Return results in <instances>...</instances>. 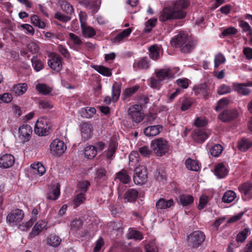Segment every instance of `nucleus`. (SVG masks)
Segmentation results:
<instances>
[{"instance_id":"13d9d810","label":"nucleus","mask_w":252,"mask_h":252,"mask_svg":"<svg viewBox=\"0 0 252 252\" xmlns=\"http://www.w3.org/2000/svg\"><path fill=\"white\" fill-rule=\"evenodd\" d=\"M117 149V144L116 142L112 141L110 143L108 149L106 151V156L107 158L111 159L116 152Z\"/></svg>"},{"instance_id":"338daca9","label":"nucleus","mask_w":252,"mask_h":252,"mask_svg":"<svg viewBox=\"0 0 252 252\" xmlns=\"http://www.w3.org/2000/svg\"><path fill=\"white\" fill-rule=\"evenodd\" d=\"M225 62V58L224 56L220 53L217 54L215 57V68H218L220 64L224 63Z\"/></svg>"},{"instance_id":"423d86ee","label":"nucleus","mask_w":252,"mask_h":252,"mask_svg":"<svg viewBox=\"0 0 252 252\" xmlns=\"http://www.w3.org/2000/svg\"><path fill=\"white\" fill-rule=\"evenodd\" d=\"M142 106L138 104L131 106L128 109V118L135 123L141 122L144 118L145 115L142 112Z\"/></svg>"},{"instance_id":"bb28decb","label":"nucleus","mask_w":252,"mask_h":252,"mask_svg":"<svg viewBox=\"0 0 252 252\" xmlns=\"http://www.w3.org/2000/svg\"><path fill=\"white\" fill-rule=\"evenodd\" d=\"M174 204L173 199L166 200L164 198H160L156 202V207L158 210H162L168 208Z\"/></svg>"},{"instance_id":"a878e982","label":"nucleus","mask_w":252,"mask_h":252,"mask_svg":"<svg viewBox=\"0 0 252 252\" xmlns=\"http://www.w3.org/2000/svg\"><path fill=\"white\" fill-rule=\"evenodd\" d=\"M194 198L191 195L182 194L179 196L178 202L183 207H187L193 202Z\"/></svg>"},{"instance_id":"69168bd1","label":"nucleus","mask_w":252,"mask_h":252,"mask_svg":"<svg viewBox=\"0 0 252 252\" xmlns=\"http://www.w3.org/2000/svg\"><path fill=\"white\" fill-rule=\"evenodd\" d=\"M68 36L70 40L75 46L79 47L82 45V41L79 36L73 33H69Z\"/></svg>"},{"instance_id":"0e129e2a","label":"nucleus","mask_w":252,"mask_h":252,"mask_svg":"<svg viewBox=\"0 0 252 252\" xmlns=\"http://www.w3.org/2000/svg\"><path fill=\"white\" fill-rule=\"evenodd\" d=\"M238 32V30L234 27H230L224 29L221 32V35L223 37L230 36L236 34Z\"/></svg>"},{"instance_id":"7c9ffc66","label":"nucleus","mask_w":252,"mask_h":252,"mask_svg":"<svg viewBox=\"0 0 252 252\" xmlns=\"http://www.w3.org/2000/svg\"><path fill=\"white\" fill-rule=\"evenodd\" d=\"M233 88L238 94L244 95H247L251 93L250 90L247 87L245 84L234 83Z\"/></svg>"},{"instance_id":"412c9836","label":"nucleus","mask_w":252,"mask_h":252,"mask_svg":"<svg viewBox=\"0 0 252 252\" xmlns=\"http://www.w3.org/2000/svg\"><path fill=\"white\" fill-rule=\"evenodd\" d=\"M119 180L123 184H128L131 182L130 176L127 170L125 168L116 173L115 180Z\"/></svg>"},{"instance_id":"4c0bfd02","label":"nucleus","mask_w":252,"mask_h":252,"mask_svg":"<svg viewBox=\"0 0 252 252\" xmlns=\"http://www.w3.org/2000/svg\"><path fill=\"white\" fill-rule=\"evenodd\" d=\"M185 164L186 167L191 171H197L200 169L198 161L190 158L186 159Z\"/></svg>"},{"instance_id":"cd10ccee","label":"nucleus","mask_w":252,"mask_h":252,"mask_svg":"<svg viewBox=\"0 0 252 252\" xmlns=\"http://www.w3.org/2000/svg\"><path fill=\"white\" fill-rule=\"evenodd\" d=\"M27 85L26 83L18 84L14 85L11 90L12 93L17 96L23 95L27 90Z\"/></svg>"},{"instance_id":"680f3d73","label":"nucleus","mask_w":252,"mask_h":252,"mask_svg":"<svg viewBox=\"0 0 252 252\" xmlns=\"http://www.w3.org/2000/svg\"><path fill=\"white\" fill-rule=\"evenodd\" d=\"M86 199L85 194L83 192H81L77 194L74 199V207L76 208L82 204Z\"/></svg>"},{"instance_id":"dca6fc26","label":"nucleus","mask_w":252,"mask_h":252,"mask_svg":"<svg viewBox=\"0 0 252 252\" xmlns=\"http://www.w3.org/2000/svg\"><path fill=\"white\" fill-rule=\"evenodd\" d=\"M62 59L58 54H53L48 61V65L54 70L59 72L62 69Z\"/></svg>"},{"instance_id":"58836bf2","label":"nucleus","mask_w":252,"mask_h":252,"mask_svg":"<svg viewBox=\"0 0 252 252\" xmlns=\"http://www.w3.org/2000/svg\"><path fill=\"white\" fill-rule=\"evenodd\" d=\"M97 151L95 146H88L84 149V156L88 159L93 158L96 155Z\"/></svg>"},{"instance_id":"e433bc0d","label":"nucleus","mask_w":252,"mask_h":252,"mask_svg":"<svg viewBox=\"0 0 252 252\" xmlns=\"http://www.w3.org/2000/svg\"><path fill=\"white\" fill-rule=\"evenodd\" d=\"M36 91L40 94L47 95L52 91V88L45 84L38 83L35 86Z\"/></svg>"},{"instance_id":"9b49d317","label":"nucleus","mask_w":252,"mask_h":252,"mask_svg":"<svg viewBox=\"0 0 252 252\" xmlns=\"http://www.w3.org/2000/svg\"><path fill=\"white\" fill-rule=\"evenodd\" d=\"M24 217V212L19 209L12 210L6 217V222L9 224H17L22 221Z\"/></svg>"},{"instance_id":"473e14b6","label":"nucleus","mask_w":252,"mask_h":252,"mask_svg":"<svg viewBox=\"0 0 252 252\" xmlns=\"http://www.w3.org/2000/svg\"><path fill=\"white\" fill-rule=\"evenodd\" d=\"M237 146L240 151L246 152L252 146V142L250 139L243 138L238 142Z\"/></svg>"},{"instance_id":"0eeeda50","label":"nucleus","mask_w":252,"mask_h":252,"mask_svg":"<svg viewBox=\"0 0 252 252\" xmlns=\"http://www.w3.org/2000/svg\"><path fill=\"white\" fill-rule=\"evenodd\" d=\"M148 178V172L145 166L138 165L135 167L133 179L136 185H142L145 184Z\"/></svg>"},{"instance_id":"72a5a7b5","label":"nucleus","mask_w":252,"mask_h":252,"mask_svg":"<svg viewBox=\"0 0 252 252\" xmlns=\"http://www.w3.org/2000/svg\"><path fill=\"white\" fill-rule=\"evenodd\" d=\"M128 239H134L135 241H140L143 239V235L140 231L130 228L127 234Z\"/></svg>"},{"instance_id":"ddd939ff","label":"nucleus","mask_w":252,"mask_h":252,"mask_svg":"<svg viewBox=\"0 0 252 252\" xmlns=\"http://www.w3.org/2000/svg\"><path fill=\"white\" fill-rule=\"evenodd\" d=\"M210 133L204 128H196L191 133L193 141L196 143H202L209 137Z\"/></svg>"},{"instance_id":"49530a36","label":"nucleus","mask_w":252,"mask_h":252,"mask_svg":"<svg viewBox=\"0 0 252 252\" xmlns=\"http://www.w3.org/2000/svg\"><path fill=\"white\" fill-rule=\"evenodd\" d=\"M81 131L83 138L88 139L90 137L91 128L88 123H84L81 125Z\"/></svg>"},{"instance_id":"79ce46f5","label":"nucleus","mask_w":252,"mask_h":252,"mask_svg":"<svg viewBox=\"0 0 252 252\" xmlns=\"http://www.w3.org/2000/svg\"><path fill=\"white\" fill-rule=\"evenodd\" d=\"M95 112L96 110L94 108L89 107L83 108L80 111L81 116L85 118H91L94 116Z\"/></svg>"},{"instance_id":"a18cd8bd","label":"nucleus","mask_w":252,"mask_h":252,"mask_svg":"<svg viewBox=\"0 0 252 252\" xmlns=\"http://www.w3.org/2000/svg\"><path fill=\"white\" fill-rule=\"evenodd\" d=\"M61 6L62 10L67 14L71 15L74 13L73 6L66 0H63L61 2Z\"/></svg>"},{"instance_id":"c03bdc74","label":"nucleus","mask_w":252,"mask_h":252,"mask_svg":"<svg viewBox=\"0 0 252 252\" xmlns=\"http://www.w3.org/2000/svg\"><path fill=\"white\" fill-rule=\"evenodd\" d=\"M236 197L234 191L229 190L225 192L222 197V201L224 203H230L232 202Z\"/></svg>"},{"instance_id":"aec40b11","label":"nucleus","mask_w":252,"mask_h":252,"mask_svg":"<svg viewBox=\"0 0 252 252\" xmlns=\"http://www.w3.org/2000/svg\"><path fill=\"white\" fill-rule=\"evenodd\" d=\"M138 191L135 189H128L124 193V199L126 202L134 203L138 198Z\"/></svg>"},{"instance_id":"864d4df0","label":"nucleus","mask_w":252,"mask_h":252,"mask_svg":"<svg viewBox=\"0 0 252 252\" xmlns=\"http://www.w3.org/2000/svg\"><path fill=\"white\" fill-rule=\"evenodd\" d=\"M106 174V170L103 168H100L97 170L95 174V180L98 183H101L105 180Z\"/></svg>"},{"instance_id":"a19ab883","label":"nucleus","mask_w":252,"mask_h":252,"mask_svg":"<svg viewBox=\"0 0 252 252\" xmlns=\"http://www.w3.org/2000/svg\"><path fill=\"white\" fill-rule=\"evenodd\" d=\"M139 89L138 85H135L132 87L126 89L123 93V97L124 100H127L135 93Z\"/></svg>"},{"instance_id":"6ab92c4d","label":"nucleus","mask_w":252,"mask_h":252,"mask_svg":"<svg viewBox=\"0 0 252 252\" xmlns=\"http://www.w3.org/2000/svg\"><path fill=\"white\" fill-rule=\"evenodd\" d=\"M19 133L20 138L24 141H28L32 133V128L29 125H23L19 128Z\"/></svg>"},{"instance_id":"4d7b16f0","label":"nucleus","mask_w":252,"mask_h":252,"mask_svg":"<svg viewBox=\"0 0 252 252\" xmlns=\"http://www.w3.org/2000/svg\"><path fill=\"white\" fill-rule=\"evenodd\" d=\"M60 194V189L58 187L54 189L53 190L47 192L46 197L49 200H57Z\"/></svg>"},{"instance_id":"6e6d98bb","label":"nucleus","mask_w":252,"mask_h":252,"mask_svg":"<svg viewBox=\"0 0 252 252\" xmlns=\"http://www.w3.org/2000/svg\"><path fill=\"white\" fill-rule=\"evenodd\" d=\"M129 161L130 163H134L131 165L136 167L139 161V153L137 151L131 152L129 155Z\"/></svg>"},{"instance_id":"ea45409f","label":"nucleus","mask_w":252,"mask_h":252,"mask_svg":"<svg viewBox=\"0 0 252 252\" xmlns=\"http://www.w3.org/2000/svg\"><path fill=\"white\" fill-rule=\"evenodd\" d=\"M157 21L158 19L157 18L153 17L146 21L145 23V27L143 30L144 32H150L152 29L156 27Z\"/></svg>"},{"instance_id":"5701e85b","label":"nucleus","mask_w":252,"mask_h":252,"mask_svg":"<svg viewBox=\"0 0 252 252\" xmlns=\"http://www.w3.org/2000/svg\"><path fill=\"white\" fill-rule=\"evenodd\" d=\"M162 130L161 125H155L147 126L144 129V133L148 137L155 136L158 135Z\"/></svg>"},{"instance_id":"2eb2a0df","label":"nucleus","mask_w":252,"mask_h":252,"mask_svg":"<svg viewBox=\"0 0 252 252\" xmlns=\"http://www.w3.org/2000/svg\"><path fill=\"white\" fill-rule=\"evenodd\" d=\"M79 17L82 32L84 37L88 38L93 37L96 33L94 29L87 25L85 21L81 17L80 14H79Z\"/></svg>"},{"instance_id":"7ed1b4c3","label":"nucleus","mask_w":252,"mask_h":252,"mask_svg":"<svg viewBox=\"0 0 252 252\" xmlns=\"http://www.w3.org/2000/svg\"><path fill=\"white\" fill-rule=\"evenodd\" d=\"M53 126L49 119L46 117L39 118L36 122L34 132L38 136H46L52 131Z\"/></svg>"},{"instance_id":"37998d69","label":"nucleus","mask_w":252,"mask_h":252,"mask_svg":"<svg viewBox=\"0 0 252 252\" xmlns=\"http://www.w3.org/2000/svg\"><path fill=\"white\" fill-rule=\"evenodd\" d=\"M32 66L34 70L37 72L40 71L44 68V64L37 57L33 56L31 59Z\"/></svg>"},{"instance_id":"f03ea898","label":"nucleus","mask_w":252,"mask_h":252,"mask_svg":"<svg viewBox=\"0 0 252 252\" xmlns=\"http://www.w3.org/2000/svg\"><path fill=\"white\" fill-rule=\"evenodd\" d=\"M206 239V235L201 230H195L187 235L186 245L191 249H197L201 246Z\"/></svg>"},{"instance_id":"4468645a","label":"nucleus","mask_w":252,"mask_h":252,"mask_svg":"<svg viewBox=\"0 0 252 252\" xmlns=\"http://www.w3.org/2000/svg\"><path fill=\"white\" fill-rule=\"evenodd\" d=\"M238 189L244 200H249L252 198V183L247 182L243 183L239 186Z\"/></svg>"},{"instance_id":"6e6552de","label":"nucleus","mask_w":252,"mask_h":252,"mask_svg":"<svg viewBox=\"0 0 252 252\" xmlns=\"http://www.w3.org/2000/svg\"><path fill=\"white\" fill-rule=\"evenodd\" d=\"M50 148L52 155L60 156L64 152L66 146L63 141L56 139L50 144Z\"/></svg>"},{"instance_id":"f257e3e1","label":"nucleus","mask_w":252,"mask_h":252,"mask_svg":"<svg viewBox=\"0 0 252 252\" xmlns=\"http://www.w3.org/2000/svg\"><path fill=\"white\" fill-rule=\"evenodd\" d=\"M170 43L173 47L180 48L181 52L184 53H190L195 47L194 42L189 40L188 34L183 31L174 36L171 40Z\"/></svg>"},{"instance_id":"bf43d9fd","label":"nucleus","mask_w":252,"mask_h":252,"mask_svg":"<svg viewBox=\"0 0 252 252\" xmlns=\"http://www.w3.org/2000/svg\"><path fill=\"white\" fill-rule=\"evenodd\" d=\"M83 221L80 219H74L71 221L70 228L73 231H77L79 230L83 225Z\"/></svg>"},{"instance_id":"09e8293b","label":"nucleus","mask_w":252,"mask_h":252,"mask_svg":"<svg viewBox=\"0 0 252 252\" xmlns=\"http://www.w3.org/2000/svg\"><path fill=\"white\" fill-rule=\"evenodd\" d=\"M61 239L59 236L55 235H51L47 240L48 244L52 247H57L59 246L61 243Z\"/></svg>"},{"instance_id":"1a4fd4ad","label":"nucleus","mask_w":252,"mask_h":252,"mask_svg":"<svg viewBox=\"0 0 252 252\" xmlns=\"http://www.w3.org/2000/svg\"><path fill=\"white\" fill-rule=\"evenodd\" d=\"M190 3L189 0H176L171 6L176 12H182V17L181 19H183L187 15L185 10L189 6Z\"/></svg>"},{"instance_id":"39448f33","label":"nucleus","mask_w":252,"mask_h":252,"mask_svg":"<svg viewBox=\"0 0 252 252\" xmlns=\"http://www.w3.org/2000/svg\"><path fill=\"white\" fill-rule=\"evenodd\" d=\"M181 17H182V12H176L171 6L165 7L162 9L158 19L160 22H165L167 21L180 20Z\"/></svg>"},{"instance_id":"2f4dec72","label":"nucleus","mask_w":252,"mask_h":252,"mask_svg":"<svg viewBox=\"0 0 252 252\" xmlns=\"http://www.w3.org/2000/svg\"><path fill=\"white\" fill-rule=\"evenodd\" d=\"M160 49V47L157 44H154L150 46L148 48L150 58L153 60H157L159 59Z\"/></svg>"},{"instance_id":"603ef678","label":"nucleus","mask_w":252,"mask_h":252,"mask_svg":"<svg viewBox=\"0 0 252 252\" xmlns=\"http://www.w3.org/2000/svg\"><path fill=\"white\" fill-rule=\"evenodd\" d=\"M193 104V100L191 98L185 97L183 98L181 109L182 111L189 109Z\"/></svg>"},{"instance_id":"8fccbe9b","label":"nucleus","mask_w":252,"mask_h":252,"mask_svg":"<svg viewBox=\"0 0 252 252\" xmlns=\"http://www.w3.org/2000/svg\"><path fill=\"white\" fill-rule=\"evenodd\" d=\"M31 20L32 23L34 26L40 29H44L45 27V23L41 20L38 16L33 15L32 16Z\"/></svg>"},{"instance_id":"4be33fe9","label":"nucleus","mask_w":252,"mask_h":252,"mask_svg":"<svg viewBox=\"0 0 252 252\" xmlns=\"http://www.w3.org/2000/svg\"><path fill=\"white\" fill-rule=\"evenodd\" d=\"M156 76L159 81H163L165 79L172 78L174 76L173 71L168 67H165L158 70L156 73Z\"/></svg>"},{"instance_id":"e2e57ef3","label":"nucleus","mask_w":252,"mask_h":252,"mask_svg":"<svg viewBox=\"0 0 252 252\" xmlns=\"http://www.w3.org/2000/svg\"><path fill=\"white\" fill-rule=\"evenodd\" d=\"M90 186V182L87 180L80 181L77 185L78 189L84 193L87 192Z\"/></svg>"},{"instance_id":"de8ad7c7","label":"nucleus","mask_w":252,"mask_h":252,"mask_svg":"<svg viewBox=\"0 0 252 252\" xmlns=\"http://www.w3.org/2000/svg\"><path fill=\"white\" fill-rule=\"evenodd\" d=\"M239 26L242 29V32H246L248 36H252V29L248 23L244 20H240Z\"/></svg>"},{"instance_id":"b1692460","label":"nucleus","mask_w":252,"mask_h":252,"mask_svg":"<svg viewBox=\"0 0 252 252\" xmlns=\"http://www.w3.org/2000/svg\"><path fill=\"white\" fill-rule=\"evenodd\" d=\"M46 225V222L43 220H39L33 226L32 232L30 233V236L31 238H33L37 236Z\"/></svg>"},{"instance_id":"f8f14e48","label":"nucleus","mask_w":252,"mask_h":252,"mask_svg":"<svg viewBox=\"0 0 252 252\" xmlns=\"http://www.w3.org/2000/svg\"><path fill=\"white\" fill-rule=\"evenodd\" d=\"M239 116L238 111L235 109H228L222 111L218 115V119L223 122H228L236 119Z\"/></svg>"},{"instance_id":"3c124183","label":"nucleus","mask_w":252,"mask_h":252,"mask_svg":"<svg viewBox=\"0 0 252 252\" xmlns=\"http://www.w3.org/2000/svg\"><path fill=\"white\" fill-rule=\"evenodd\" d=\"M31 167L34 170V173H38L40 176H42L45 172L44 166L40 162L32 164Z\"/></svg>"},{"instance_id":"c9c22d12","label":"nucleus","mask_w":252,"mask_h":252,"mask_svg":"<svg viewBox=\"0 0 252 252\" xmlns=\"http://www.w3.org/2000/svg\"><path fill=\"white\" fill-rule=\"evenodd\" d=\"M92 67L103 76L110 77L112 75L111 69L103 65H93Z\"/></svg>"},{"instance_id":"393cba45","label":"nucleus","mask_w":252,"mask_h":252,"mask_svg":"<svg viewBox=\"0 0 252 252\" xmlns=\"http://www.w3.org/2000/svg\"><path fill=\"white\" fill-rule=\"evenodd\" d=\"M131 32V28L125 29L113 38L112 40V42L115 44H120L121 42H123L125 38L130 35Z\"/></svg>"},{"instance_id":"a211bd4d","label":"nucleus","mask_w":252,"mask_h":252,"mask_svg":"<svg viewBox=\"0 0 252 252\" xmlns=\"http://www.w3.org/2000/svg\"><path fill=\"white\" fill-rule=\"evenodd\" d=\"M195 95H200L204 99H207L209 94V89L206 83H202L195 86L193 88Z\"/></svg>"},{"instance_id":"5fc2aeb1","label":"nucleus","mask_w":252,"mask_h":252,"mask_svg":"<svg viewBox=\"0 0 252 252\" xmlns=\"http://www.w3.org/2000/svg\"><path fill=\"white\" fill-rule=\"evenodd\" d=\"M249 231L248 228H245L242 231L239 232L236 236V241L237 242L243 243L247 239Z\"/></svg>"},{"instance_id":"c85d7f7f","label":"nucleus","mask_w":252,"mask_h":252,"mask_svg":"<svg viewBox=\"0 0 252 252\" xmlns=\"http://www.w3.org/2000/svg\"><path fill=\"white\" fill-rule=\"evenodd\" d=\"M150 66L148 59L144 57L135 61L133 63V67L137 69H148Z\"/></svg>"},{"instance_id":"052dcab7","label":"nucleus","mask_w":252,"mask_h":252,"mask_svg":"<svg viewBox=\"0 0 252 252\" xmlns=\"http://www.w3.org/2000/svg\"><path fill=\"white\" fill-rule=\"evenodd\" d=\"M222 147L220 144H216L212 146L210 150V153L212 156L218 157L222 151Z\"/></svg>"},{"instance_id":"20e7f679","label":"nucleus","mask_w":252,"mask_h":252,"mask_svg":"<svg viewBox=\"0 0 252 252\" xmlns=\"http://www.w3.org/2000/svg\"><path fill=\"white\" fill-rule=\"evenodd\" d=\"M150 145L152 151L158 157L165 155L169 151L168 142L162 138L152 140Z\"/></svg>"},{"instance_id":"f3484780","label":"nucleus","mask_w":252,"mask_h":252,"mask_svg":"<svg viewBox=\"0 0 252 252\" xmlns=\"http://www.w3.org/2000/svg\"><path fill=\"white\" fill-rule=\"evenodd\" d=\"M15 162L14 157L11 154H4L0 157V168L6 169L12 166Z\"/></svg>"},{"instance_id":"c756f323","label":"nucleus","mask_w":252,"mask_h":252,"mask_svg":"<svg viewBox=\"0 0 252 252\" xmlns=\"http://www.w3.org/2000/svg\"><path fill=\"white\" fill-rule=\"evenodd\" d=\"M121 92V84L118 82H114L112 88V101L116 102L119 98Z\"/></svg>"},{"instance_id":"774afa93","label":"nucleus","mask_w":252,"mask_h":252,"mask_svg":"<svg viewBox=\"0 0 252 252\" xmlns=\"http://www.w3.org/2000/svg\"><path fill=\"white\" fill-rule=\"evenodd\" d=\"M229 100L227 98H223L219 100L217 103V105L215 107L217 111L220 110L221 109L227 106L229 104Z\"/></svg>"},{"instance_id":"f704fd0d","label":"nucleus","mask_w":252,"mask_h":252,"mask_svg":"<svg viewBox=\"0 0 252 252\" xmlns=\"http://www.w3.org/2000/svg\"><path fill=\"white\" fill-rule=\"evenodd\" d=\"M227 173L228 170L223 163H219L215 167V174L219 178H224L227 174Z\"/></svg>"},{"instance_id":"9d476101","label":"nucleus","mask_w":252,"mask_h":252,"mask_svg":"<svg viewBox=\"0 0 252 252\" xmlns=\"http://www.w3.org/2000/svg\"><path fill=\"white\" fill-rule=\"evenodd\" d=\"M78 2L86 9H89L93 14L96 13L100 8L101 0H77Z\"/></svg>"}]
</instances>
